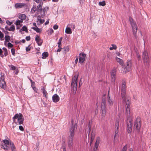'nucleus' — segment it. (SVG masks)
Wrapping results in <instances>:
<instances>
[{
  "label": "nucleus",
  "instance_id": "f257e3e1",
  "mask_svg": "<svg viewBox=\"0 0 151 151\" xmlns=\"http://www.w3.org/2000/svg\"><path fill=\"white\" fill-rule=\"evenodd\" d=\"M126 83L124 81H123L122 85V90L121 91V96L123 98V101L126 103V108L130 107V99L128 98L127 100V98L125 97L126 94L125 91Z\"/></svg>",
  "mask_w": 151,
  "mask_h": 151
},
{
  "label": "nucleus",
  "instance_id": "f03ea898",
  "mask_svg": "<svg viewBox=\"0 0 151 151\" xmlns=\"http://www.w3.org/2000/svg\"><path fill=\"white\" fill-rule=\"evenodd\" d=\"M142 58L143 62L146 68H148L150 65V61L147 51L145 50L142 53Z\"/></svg>",
  "mask_w": 151,
  "mask_h": 151
},
{
  "label": "nucleus",
  "instance_id": "7ed1b4c3",
  "mask_svg": "<svg viewBox=\"0 0 151 151\" xmlns=\"http://www.w3.org/2000/svg\"><path fill=\"white\" fill-rule=\"evenodd\" d=\"M107 99L106 97V94H104L102 97V100L101 105V112L102 117H104L106 115V104Z\"/></svg>",
  "mask_w": 151,
  "mask_h": 151
},
{
  "label": "nucleus",
  "instance_id": "20e7f679",
  "mask_svg": "<svg viewBox=\"0 0 151 151\" xmlns=\"http://www.w3.org/2000/svg\"><path fill=\"white\" fill-rule=\"evenodd\" d=\"M16 114L13 117V122L18 124H22L24 122V117L22 114L21 113Z\"/></svg>",
  "mask_w": 151,
  "mask_h": 151
},
{
  "label": "nucleus",
  "instance_id": "39448f33",
  "mask_svg": "<svg viewBox=\"0 0 151 151\" xmlns=\"http://www.w3.org/2000/svg\"><path fill=\"white\" fill-rule=\"evenodd\" d=\"M78 77V74H77L72 77L71 83V89L73 90V93L75 94L77 89V82Z\"/></svg>",
  "mask_w": 151,
  "mask_h": 151
},
{
  "label": "nucleus",
  "instance_id": "423d86ee",
  "mask_svg": "<svg viewBox=\"0 0 151 151\" xmlns=\"http://www.w3.org/2000/svg\"><path fill=\"white\" fill-rule=\"evenodd\" d=\"M129 20L132 28V32L134 35L136 39H137V26L135 22L134 21L133 18L132 17H129Z\"/></svg>",
  "mask_w": 151,
  "mask_h": 151
},
{
  "label": "nucleus",
  "instance_id": "0eeeda50",
  "mask_svg": "<svg viewBox=\"0 0 151 151\" xmlns=\"http://www.w3.org/2000/svg\"><path fill=\"white\" fill-rule=\"evenodd\" d=\"M73 120L72 119L71 121V126L69 131V135L68 137H74L75 132L76 130L77 125L76 124H73Z\"/></svg>",
  "mask_w": 151,
  "mask_h": 151
},
{
  "label": "nucleus",
  "instance_id": "6e6552de",
  "mask_svg": "<svg viewBox=\"0 0 151 151\" xmlns=\"http://www.w3.org/2000/svg\"><path fill=\"white\" fill-rule=\"evenodd\" d=\"M91 124H92V121H89L88 124V131L89 133L88 134V137L90 138V145H91V144L92 143V142H93L94 138L95 137V132H93V131H92L91 134L90 136H89V134L91 130Z\"/></svg>",
  "mask_w": 151,
  "mask_h": 151
},
{
  "label": "nucleus",
  "instance_id": "1a4fd4ad",
  "mask_svg": "<svg viewBox=\"0 0 151 151\" xmlns=\"http://www.w3.org/2000/svg\"><path fill=\"white\" fill-rule=\"evenodd\" d=\"M141 120L139 118H137L135 121L134 128L139 132L141 126Z\"/></svg>",
  "mask_w": 151,
  "mask_h": 151
},
{
  "label": "nucleus",
  "instance_id": "9d476101",
  "mask_svg": "<svg viewBox=\"0 0 151 151\" xmlns=\"http://www.w3.org/2000/svg\"><path fill=\"white\" fill-rule=\"evenodd\" d=\"M42 8V6L40 3L37 6L35 5H33L31 9V11H33L34 12V13L36 11H37V12H40L41 11Z\"/></svg>",
  "mask_w": 151,
  "mask_h": 151
},
{
  "label": "nucleus",
  "instance_id": "9b49d317",
  "mask_svg": "<svg viewBox=\"0 0 151 151\" xmlns=\"http://www.w3.org/2000/svg\"><path fill=\"white\" fill-rule=\"evenodd\" d=\"M0 86L2 88L4 89H5L6 87V84L4 81V76L2 75L0 78Z\"/></svg>",
  "mask_w": 151,
  "mask_h": 151
},
{
  "label": "nucleus",
  "instance_id": "f8f14e48",
  "mask_svg": "<svg viewBox=\"0 0 151 151\" xmlns=\"http://www.w3.org/2000/svg\"><path fill=\"white\" fill-rule=\"evenodd\" d=\"M131 119H128L127 120V130L128 132L129 133H130L132 131V124L131 123Z\"/></svg>",
  "mask_w": 151,
  "mask_h": 151
},
{
  "label": "nucleus",
  "instance_id": "ddd939ff",
  "mask_svg": "<svg viewBox=\"0 0 151 151\" xmlns=\"http://www.w3.org/2000/svg\"><path fill=\"white\" fill-rule=\"evenodd\" d=\"M132 63L131 60L127 61L126 65L125 68L126 69V71H129L132 68Z\"/></svg>",
  "mask_w": 151,
  "mask_h": 151
},
{
  "label": "nucleus",
  "instance_id": "4468645a",
  "mask_svg": "<svg viewBox=\"0 0 151 151\" xmlns=\"http://www.w3.org/2000/svg\"><path fill=\"white\" fill-rule=\"evenodd\" d=\"M80 57L79 59V63H83L85 60V58L86 57V55L83 53H80Z\"/></svg>",
  "mask_w": 151,
  "mask_h": 151
},
{
  "label": "nucleus",
  "instance_id": "2eb2a0df",
  "mask_svg": "<svg viewBox=\"0 0 151 151\" xmlns=\"http://www.w3.org/2000/svg\"><path fill=\"white\" fill-rule=\"evenodd\" d=\"M74 137H68V147L70 148L73 145Z\"/></svg>",
  "mask_w": 151,
  "mask_h": 151
},
{
  "label": "nucleus",
  "instance_id": "dca6fc26",
  "mask_svg": "<svg viewBox=\"0 0 151 151\" xmlns=\"http://www.w3.org/2000/svg\"><path fill=\"white\" fill-rule=\"evenodd\" d=\"M35 40L37 43L38 45L41 46L43 42L42 40L41 39L39 36L37 35L35 37Z\"/></svg>",
  "mask_w": 151,
  "mask_h": 151
},
{
  "label": "nucleus",
  "instance_id": "f3484780",
  "mask_svg": "<svg viewBox=\"0 0 151 151\" xmlns=\"http://www.w3.org/2000/svg\"><path fill=\"white\" fill-rule=\"evenodd\" d=\"M27 6L26 4L24 3H17L15 4L14 6L16 9H19L23 8Z\"/></svg>",
  "mask_w": 151,
  "mask_h": 151
},
{
  "label": "nucleus",
  "instance_id": "a211bd4d",
  "mask_svg": "<svg viewBox=\"0 0 151 151\" xmlns=\"http://www.w3.org/2000/svg\"><path fill=\"white\" fill-rule=\"evenodd\" d=\"M49 8L47 6H46L43 9H42L41 11L40 12L41 15L42 17H44L46 12H47L49 10Z\"/></svg>",
  "mask_w": 151,
  "mask_h": 151
},
{
  "label": "nucleus",
  "instance_id": "6ab92c4d",
  "mask_svg": "<svg viewBox=\"0 0 151 151\" xmlns=\"http://www.w3.org/2000/svg\"><path fill=\"white\" fill-rule=\"evenodd\" d=\"M52 99L53 102L56 103L59 101L60 98L57 94H55L52 96Z\"/></svg>",
  "mask_w": 151,
  "mask_h": 151
},
{
  "label": "nucleus",
  "instance_id": "aec40b11",
  "mask_svg": "<svg viewBox=\"0 0 151 151\" xmlns=\"http://www.w3.org/2000/svg\"><path fill=\"white\" fill-rule=\"evenodd\" d=\"M109 91L108 94V98H107V100L110 106H112L113 105V101H112V99L110 98L109 93Z\"/></svg>",
  "mask_w": 151,
  "mask_h": 151
},
{
  "label": "nucleus",
  "instance_id": "412c9836",
  "mask_svg": "<svg viewBox=\"0 0 151 151\" xmlns=\"http://www.w3.org/2000/svg\"><path fill=\"white\" fill-rule=\"evenodd\" d=\"M41 90L43 93V97L47 98V95L48 93L45 88L44 87H42V88H41Z\"/></svg>",
  "mask_w": 151,
  "mask_h": 151
},
{
  "label": "nucleus",
  "instance_id": "4be33fe9",
  "mask_svg": "<svg viewBox=\"0 0 151 151\" xmlns=\"http://www.w3.org/2000/svg\"><path fill=\"white\" fill-rule=\"evenodd\" d=\"M126 108V113L127 114V120H128V119H131L130 118V111L129 108Z\"/></svg>",
  "mask_w": 151,
  "mask_h": 151
},
{
  "label": "nucleus",
  "instance_id": "5701e85b",
  "mask_svg": "<svg viewBox=\"0 0 151 151\" xmlns=\"http://www.w3.org/2000/svg\"><path fill=\"white\" fill-rule=\"evenodd\" d=\"M116 61L119 63L120 65L122 66H123L124 64L123 63V60H122L117 57L116 58Z\"/></svg>",
  "mask_w": 151,
  "mask_h": 151
},
{
  "label": "nucleus",
  "instance_id": "b1692460",
  "mask_svg": "<svg viewBox=\"0 0 151 151\" xmlns=\"http://www.w3.org/2000/svg\"><path fill=\"white\" fill-rule=\"evenodd\" d=\"M18 18L21 20H24L26 18V16L24 14H21L19 15Z\"/></svg>",
  "mask_w": 151,
  "mask_h": 151
},
{
  "label": "nucleus",
  "instance_id": "393cba45",
  "mask_svg": "<svg viewBox=\"0 0 151 151\" xmlns=\"http://www.w3.org/2000/svg\"><path fill=\"white\" fill-rule=\"evenodd\" d=\"M65 32L66 33L69 34L72 33V31H71V29L70 28V27H66L65 29Z\"/></svg>",
  "mask_w": 151,
  "mask_h": 151
},
{
  "label": "nucleus",
  "instance_id": "a878e982",
  "mask_svg": "<svg viewBox=\"0 0 151 151\" xmlns=\"http://www.w3.org/2000/svg\"><path fill=\"white\" fill-rule=\"evenodd\" d=\"M1 147L3 148L5 150H8L9 149V147L7 145L2 144L1 145Z\"/></svg>",
  "mask_w": 151,
  "mask_h": 151
},
{
  "label": "nucleus",
  "instance_id": "bb28decb",
  "mask_svg": "<svg viewBox=\"0 0 151 151\" xmlns=\"http://www.w3.org/2000/svg\"><path fill=\"white\" fill-rule=\"evenodd\" d=\"M116 70L115 68H114L111 71V77H115L116 73Z\"/></svg>",
  "mask_w": 151,
  "mask_h": 151
},
{
  "label": "nucleus",
  "instance_id": "cd10ccee",
  "mask_svg": "<svg viewBox=\"0 0 151 151\" xmlns=\"http://www.w3.org/2000/svg\"><path fill=\"white\" fill-rule=\"evenodd\" d=\"M63 51V53L65 54L67 52H68L69 50V48L68 47H64L62 48Z\"/></svg>",
  "mask_w": 151,
  "mask_h": 151
},
{
  "label": "nucleus",
  "instance_id": "c85d7f7f",
  "mask_svg": "<svg viewBox=\"0 0 151 151\" xmlns=\"http://www.w3.org/2000/svg\"><path fill=\"white\" fill-rule=\"evenodd\" d=\"M39 21L40 22V24H42L44 22L45 20L41 19L40 17L38 16L37 18V22Z\"/></svg>",
  "mask_w": 151,
  "mask_h": 151
},
{
  "label": "nucleus",
  "instance_id": "c756f323",
  "mask_svg": "<svg viewBox=\"0 0 151 151\" xmlns=\"http://www.w3.org/2000/svg\"><path fill=\"white\" fill-rule=\"evenodd\" d=\"M10 146L11 147V149L12 151H15V150L16 149L15 147L13 142L10 143Z\"/></svg>",
  "mask_w": 151,
  "mask_h": 151
},
{
  "label": "nucleus",
  "instance_id": "7c9ffc66",
  "mask_svg": "<svg viewBox=\"0 0 151 151\" xmlns=\"http://www.w3.org/2000/svg\"><path fill=\"white\" fill-rule=\"evenodd\" d=\"M42 58L45 59L48 56V53L47 52H44L42 53Z\"/></svg>",
  "mask_w": 151,
  "mask_h": 151
},
{
  "label": "nucleus",
  "instance_id": "2f4dec72",
  "mask_svg": "<svg viewBox=\"0 0 151 151\" xmlns=\"http://www.w3.org/2000/svg\"><path fill=\"white\" fill-rule=\"evenodd\" d=\"M3 142L4 143V144L9 145H10V143H12L11 141H9V140L7 139H4L3 140Z\"/></svg>",
  "mask_w": 151,
  "mask_h": 151
},
{
  "label": "nucleus",
  "instance_id": "473e14b6",
  "mask_svg": "<svg viewBox=\"0 0 151 151\" xmlns=\"http://www.w3.org/2000/svg\"><path fill=\"white\" fill-rule=\"evenodd\" d=\"M21 30L23 31H25L26 32H28V31L27 30V27L25 26H24L22 28L21 30H19V32H21Z\"/></svg>",
  "mask_w": 151,
  "mask_h": 151
},
{
  "label": "nucleus",
  "instance_id": "72a5a7b5",
  "mask_svg": "<svg viewBox=\"0 0 151 151\" xmlns=\"http://www.w3.org/2000/svg\"><path fill=\"white\" fill-rule=\"evenodd\" d=\"M119 129V127H115V135L114 137V139H115V138L116 136V134L118 132V129Z\"/></svg>",
  "mask_w": 151,
  "mask_h": 151
},
{
  "label": "nucleus",
  "instance_id": "f704fd0d",
  "mask_svg": "<svg viewBox=\"0 0 151 151\" xmlns=\"http://www.w3.org/2000/svg\"><path fill=\"white\" fill-rule=\"evenodd\" d=\"M32 28L36 31L37 33H40V29L37 27H32Z\"/></svg>",
  "mask_w": 151,
  "mask_h": 151
},
{
  "label": "nucleus",
  "instance_id": "c9c22d12",
  "mask_svg": "<svg viewBox=\"0 0 151 151\" xmlns=\"http://www.w3.org/2000/svg\"><path fill=\"white\" fill-rule=\"evenodd\" d=\"M4 52V55L5 56H6L8 55V52L7 49L5 47H3L2 48Z\"/></svg>",
  "mask_w": 151,
  "mask_h": 151
},
{
  "label": "nucleus",
  "instance_id": "e433bc0d",
  "mask_svg": "<svg viewBox=\"0 0 151 151\" xmlns=\"http://www.w3.org/2000/svg\"><path fill=\"white\" fill-rule=\"evenodd\" d=\"M15 30V27L14 24L12 25L10 27V28H9V31H14Z\"/></svg>",
  "mask_w": 151,
  "mask_h": 151
},
{
  "label": "nucleus",
  "instance_id": "4c0bfd02",
  "mask_svg": "<svg viewBox=\"0 0 151 151\" xmlns=\"http://www.w3.org/2000/svg\"><path fill=\"white\" fill-rule=\"evenodd\" d=\"M63 39V37H61L59 40L58 42V47H60V45H61V41Z\"/></svg>",
  "mask_w": 151,
  "mask_h": 151
},
{
  "label": "nucleus",
  "instance_id": "58836bf2",
  "mask_svg": "<svg viewBox=\"0 0 151 151\" xmlns=\"http://www.w3.org/2000/svg\"><path fill=\"white\" fill-rule=\"evenodd\" d=\"M5 39L6 41L9 42L10 40V37L8 35H6L5 37Z\"/></svg>",
  "mask_w": 151,
  "mask_h": 151
},
{
  "label": "nucleus",
  "instance_id": "ea45409f",
  "mask_svg": "<svg viewBox=\"0 0 151 151\" xmlns=\"http://www.w3.org/2000/svg\"><path fill=\"white\" fill-rule=\"evenodd\" d=\"M22 21L18 19L16 21V22L14 23V24L17 25H19L20 24V23H22Z\"/></svg>",
  "mask_w": 151,
  "mask_h": 151
},
{
  "label": "nucleus",
  "instance_id": "a19ab883",
  "mask_svg": "<svg viewBox=\"0 0 151 151\" xmlns=\"http://www.w3.org/2000/svg\"><path fill=\"white\" fill-rule=\"evenodd\" d=\"M112 47H110L109 48V49L111 50H113V49L116 50L117 48L116 46V45L114 44H112Z\"/></svg>",
  "mask_w": 151,
  "mask_h": 151
},
{
  "label": "nucleus",
  "instance_id": "79ce46f5",
  "mask_svg": "<svg viewBox=\"0 0 151 151\" xmlns=\"http://www.w3.org/2000/svg\"><path fill=\"white\" fill-rule=\"evenodd\" d=\"M99 5L100 6H104L106 5V3L105 1H103L99 2Z\"/></svg>",
  "mask_w": 151,
  "mask_h": 151
},
{
  "label": "nucleus",
  "instance_id": "37998d69",
  "mask_svg": "<svg viewBox=\"0 0 151 151\" xmlns=\"http://www.w3.org/2000/svg\"><path fill=\"white\" fill-rule=\"evenodd\" d=\"M100 141V138L99 137H98L96 139V141L95 143V145H99Z\"/></svg>",
  "mask_w": 151,
  "mask_h": 151
},
{
  "label": "nucleus",
  "instance_id": "c03bdc74",
  "mask_svg": "<svg viewBox=\"0 0 151 151\" xmlns=\"http://www.w3.org/2000/svg\"><path fill=\"white\" fill-rule=\"evenodd\" d=\"M115 81V77H111V82L113 84H114Z\"/></svg>",
  "mask_w": 151,
  "mask_h": 151
},
{
  "label": "nucleus",
  "instance_id": "a18cd8bd",
  "mask_svg": "<svg viewBox=\"0 0 151 151\" xmlns=\"http://www.w3.org/2000/svg\"><path fill=\"white\" fill-rule=\"evenodd\" d=\"M4 34L0 31V38L1 39V40H4V39H2L4 37Z\"/></svg>",
  "mask_w": 151,
  "mask_h": 151
},
{
  "label": "nucleus",
  "instance_id": "49530a36",
  "mask_svg": "<svg viewBox=\"0 0 151 151\" xmlns=\"http://www.w3.org/2000/svg\"><path fill=\"white\" fill-rule=\"evenodd\" d=\"M68 26H69L70 27H71L73 29H74L75 27L74 24L72 23L68 24Z\"/></svg>",
  "mask_w": 151,
  "mask_h": 151
},
{
  "label": "nucleus",
  "instance_id": "de8ad7c7",
  "mask_svg": "<svg viewBox=\"0 0 151 151\" xmlns=\"http://www.w3.org/2000/svg\"><path fill=\"white\" fill-rule=\"evenodd\" d=\"M115 127H119V121L118 120H116L115 122Z\"/></svg>",
  "mask_w": 151,
  "mask_h": 151
},
{
  "label": "nucleus",
  "instance_id": "09e8293b",
  "mask_svg": "<svg viewBox=\"0 0 151 151\" xmlns=\"http://www.w3.org/2000/svg\"><path fill=\"white\" fill-rule=\"evenodd\" d=\"M14 46L13 45L11 44L10 42H9L8 43V48H11L13 47Z\"/></svg>",
  "mask_w": 151,
  "mask_h": 151
},
{
  "label": "nucleus",
  "instance_id": "8fccbe9b",
  "mask_svg": "<svg viewBox=\"0 0 151 151\" xmlns=\"http://www.w3.org/2000/svg\"><path fill=\"white\" fill-rule=\"evenodd\" d=\"M66 145L65 143H64L62 145V147L63 149H66Z\"/></svg>",
  "mask_w": 151,
  "mask_h": 151
},
{
  "label": "nucleus",
  "instance_id": "3c124183",
  "mask_svg": "<svg viewBox=\"0 0 151 151\" xmlns=\"http://www.w3.org/2000/svg\"><path fill=\"white\" fill-rule=\"evenodd\" d=\"M11 52L12 55L14 56H15V49L14 48H12L11 49Z\"/></svg>",
  "mask_w": 151,
  "mask_h": 151
},
{
  "label": "nucleus",
  "instance_id": "603ef678",
  "mask_svg": "<svg viewBox=\"0 0 151 151\" xmlns=\"http://www.w3.org/2000/svg\"><path fill=\"white\" fill-rule=\"evenodd\" d=\"M127 150V145H126L123 148L122 151H126Z\"/></svg>",
  "mask_w": 151,
  "mask_h": 151
},
{
  "label": "nucleus",
  "instance_id": "864d4df0",
  "mask_svg": "<svg viewBox=\"0 0 151 151\" xmlns=\"http://www.w3.org/2000/svg\"><path fill=\"white\" fill-rule=\"evenodd\" d=\"M6 23L7 24L9 25H10L11 24H12L13 22H10L9 20H7L6 21Z\"/></svg>",
  "mask_w": 151,
  "mask_h": 151
},
{
  "label": "nucleus",
  "instance_id": "5fc2aeb1",
  "mask_svg": "<svg viewBox=\"0 0 151 151\" xmlns=\"http://www.w3.org/2000/svg\"><path fill=\"white\" fill-rule=\"evenodd\" d=\"M98 146H99L98 145L95 144V146H94L95 148L94 149V151H96L97 150Z\"/></svg>",
  "mask_w": 151,
  "mask_h": 151
},
{
  "label": "nucleus",
  "instance_id": "6e6d98bb",
  "mask_svg": "<svg viewBox=\"0 0 151 151\" xmlns=\"http://www.w3.org/2000/svg\"><path fill=\"white\" fill-rule=\"evenodd\" d=\"M137 55L138 60H140L141 59L140 56L139 54L138 53H137Z\"/></svg>",
  "mask_w": 151,
  "mask_h": 151
},
{
  "label": "nucleus",
  "instance_id": "4d7b16f0",
  "mask_svg": "<svg viewBox=\"0 0 151 151\" xmlns=\"http://www.w3.org/2000/svg\"><path fill=\"white\" fill-rule=\"evenodd\" d=\"M30 47H29V45L26 48V50L27 52L29 51L30 50Z\"/></svg>",
  "mask_w": 151,
  "mask_h": 151
},
{
  "label": "nucleus",
  "instance_id": "13d9d810",
  "mask_svg": "<svg viewBox=\"0 0 151 151\" xmlns=\"http://www.w3.org/2000/svg\"><path fill=\"white\" fill-rule=\"evenodd\" d=\"M11 69L12 70H15L16 68V67L13 65H11Z\"/></svg>",
  "mask_w": 151,
  "mask_h": 151
},
{
  "label": "nucleus",
  "instance_id": "bf43d9fd",
  "mask_svg": "<svg viewBox=\"0 0 151 151\" xmlns=\"http://www.w3.org/2000/svg\"><path fill=\"white\" fill-rule=\"evenodd\" d=\"M31 87H32V88H35V82H34L32 83H31Z\"/></svg>",
  "mask_w": 151,
  "mask_h": 151
},
{
  "label": "nucleus",
  "instance_id": "052dcab7",
  "mask_svg": "<svg viewBox=\"0 0 151 151\" xmlns=\"http://www.w3.org/2000/svg\"><path fill=\"white\" fill-rule=\"evenodd\" d=\"M19 129L22 131H23L24 130V129L22 126H19Z\"/></svg>",
  "mask_w": 151,
  "mask_h": 151
},
{
  "label": "nucleus",
  "instance_id": "680f3d73",
  "mask_svg": "<svg viewBox=\"0 0 151 151\" xmlns=\"http://www.w3.org/2000/svg\"><path fill=\"white\" fill-rule=\"evenodd\" d=\"M58 26L57 25H55L53 27L54 29H57L58 28Z\"/></svg>",
  "mask_w": 151,
  "mask_h": 151
},
{
  "label": "nucleus",
  "instance_id": "e2e57ef3",
  "mask_svg": "<svg viewBox=\"0 0 151 151\" xmlns=\"http://www.w3.org/2000/svg\"><path fill=\"white\" fill-rule=\"evenodd\" d=\"M26 39L27 41H29L30 40V36H27L26 37Z\"/></svg>",
  "mask_w": 151,
  "mask_h": 151
},
{
  "label": "nucleus",
  "instance_id": "0e129e2a",
  "mask_svg": "<svg viewBox=\"0 0 151 151\" xmlns=\"http://www.w3.org/2000/svg\"><path fill=\"white\" fill-rule=\"evenodd\" d=\"M61 46L60 45V47H58L59 48L57 50V52H60L61 51V49H62L61 48Z\"/></svg>",
  "mask_w": 151,
  "mask_h": 151
},
{
  "label": "nucleus",
  "instance_id": "69168bd1",
  "mask_svg": "<svg viewBox=\"0 0 151 151\" xmlns=\"http://www.w3.org/2000/svg\"><path fill=\"white\" fill-rule=\"evenodd\" d=\"M32 88L35 91L36 93L38 91V89L37 88H36L35 86V88Z\"/></svg>",
  "mask_w": 151,
  "mask_h": 151
},
{
  "label": "nucleus",
  "instance_id": "338daca9",
  "mask_svg": "<svg viewBox=\"0 0 151 151\" xmlns=\"http://www.w3.org/2000/svg\"><path fill=\"white\" fill-rule=\"evenodd\" d=\"M49 19H48L47 20L46 22L45 23V25H47L48 24H49Z\"/></svg>",
  "mask_w": 151,
  "mask_h": 151
},
{
  "label": "nucleus",
  "instance_id": "774afa93",
  "mask_svg": "<svg viewBox=\"0 0 151 151\" xmlns=\"http://www.w3.org/2000/svg\"><path fill=\"white\" fill-rule=\"evenodd\" d=\"M78 58H77L75 60V63L76 64H77V62H78Z\"/></svg>",
  "mask_w": 151,
  "mask_h": 151
}]
</instances>
